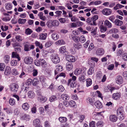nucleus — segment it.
<instances>
[{"label":"nucleus","instance_id":"obj_1","mask_svg":"<svg viewBox=\"0 0 127 127\" xmlns=\"http://www.w3.org/2000/svg\"><path fill=\"white\" fill-rule=\"evenodd\" d=\"M51 59L52 61L55 64L59 63L60 61V58L58 57V55L55 54H52L51 56Z\"/></svg>","mask_w":127,"mask_h":127},{"label":"nucleus","instance_id":"obj_2","mask_svg":"<svg viewBox=\"0 0 127 127\" xmlns=\"http://www.w3.org/2000/svg\"><path fill=\"white\" fill-rule=\"evenodd\" d=\"M18 86L15 83L12 84L10 85V88L11 92L16 93L18 90Z\"/></svg>","mask_w":127,"mask_h":127},{"label":"nucleus","instance_id":"obj_3","mask_svg":"<svg viewBox=\"0 0 127 127\" xmlns=\"http://www.w3.org/2000/svg\"><path fill=\"white\" fill-rule=\"evenodd\" d=\"M67 84L68 86L73 88L75 87L76 85L75 82L72 80L71 79H69L68 80Z\"/></svg>","mask_w":127,"mask_h":127},{"label":"nucleus","instance_id":"obj_4","mask_svg":"<svg viewBox=\"0 0 127 127\" xmlns=\"http://www.w3.org/2000/svg\"><path fill=\"white\" fill-rule=\"evenodd\" d=\"M66 60L69 62H74L75 61V59L74 56L71 55H67L66 57Z\"/></svg>","mask_w":127,"mask_h":127},{"label":"nucleus","instance_id":"obj_5","mask_svg":"<svg viewBox=\"0 0 127 127\" xmlns=\"http://www.w3.org/2000/svg\"><path fill=\"white\" fill-rule=\"evenodd\" d=\"M24 61L26 64H30L33 62V59L31 57L27 56L25 58Z\"/></svg>","mask_w":127,"mask_h":127},{"label":"nucleus","instance_id":"obj_6","mask_svg":"<svg viewBox=\"0 0 127 127\" xmlns=\"http://www.w3.org/2000/svg\"><path fill=\"white\" fill-rule=\"evenodd\" d=\"M102 12L104 15H108L111 14L112 10L109 8H105L102 10Z\"/></svg>","mask_w":127,"mask_h":127},{"label":"nucleus","instance_id":"obj_7","mask_svg":"<svg viewBox=\"0 0 127 127\" xmlns=\"http://www.w3.org/2000/svg\"><path fill=\"white\" fill-rule=\"evenodd\" d=\"M38 95V100L39 101L42 103H44L47 100V98L46 97L42 96L40 94H39Z\"/></svg>","mask_w":127,"mask_h":127},{"label":"nucleus","instance_id":"obj_8","mask_svg":"<svg viewBox=\"0 0 127 127\" xmlns=\"http://www.w3.org/2000/svg\"><path fill=\"white\" fill-rule=\"evenodd\" d=\"M116 82L117 84H120L123 82V78L120 75L118 76L116 79Z\"/></svg>","mask_w":127,"mask_h":127},{"label":"nucleus","instance_id":"obj_9","mask_svg":"<svg viewBox=\"0 0 127 127\" xmlns=\"http://www.w3.org/2000/svg\"><path fill=\"white\" fill-rule=\"evenodd\" d=\"M82 74H81L79 78V81L82 82H84L85 81V75L86 74L84 72H82Z\"/></svg>","mask_w":127,"mask_h":127},{"label":"nucleus","instance_id":"obj_10","mask_svg":"<svg viewBox=\"0 0 127 127\" xmlns=\"http://www.w3.org/2000/svg\"><path fill=\"white\" fill-rule=\"evenodd\" d=\"M109 120L113 122H116L118 119V118L115 115H111L109 116Z\"/></svg>","mask_w":127,"mask_h":127},{"label":"nucleus","instance_id":"obj_11","mask_svg":"<svg viewBox=\"0 0 127 127\" xmlns=\"http://www.w3.org/2000/svg\"><path fill=\"white\" fill-rule=\"evenodd\" d=\"M104 24L106 27L111 28L112 27V24L108 20H105L104 22Z\"/></svg>","mask_w":127,"mask_h":127},{"label":"nucleus","instance_id":"obj_12","mask_svg":"<svg viewBox=\"0 0 127 127\" xmlns=\"http://www.w3.org/2000/svg\"><path fill=\"white\" fill-rule=\"evenodd\" d=\"M66 67L67 70H70L73 68V66L71 62H68L66 64Z\"/></svg>","mask_w":127,"mask_h":127},{"label":"nucleus","instance_id":"obj_13","mask_svg":"<svg viewBox=\"0 0 127 127\" xmlns=\"http://www.w3.org/2000/svg\"><path fill=\"white\" fill-rule=\"evenodd\" d=\"M124 113V112L122 107H119L117 110V115H119L120 114H123Z\"/></svg>","mask_w":127,"mask_h":127},{"label":"nucleus","instance_id":"obj_14","mask_svg":"<svg viewBox=\"0 0 127 127\" xmlns=\"http://www.w3.org/2000/svg\"><path fill=\"white\" fill-rule=\"evenodd\" d=\"M104 53V50L102 48H100L98 49L96 51V53L97 55L100 56L103 54Z\"/></svg>","mask_w":127,"mask_h":127},{"label":"nucleus","instance_id":"obj_15","mask_svg":"<svg viewBox=\"0 0 127 127\" xmlns=\"http://www.w3.org/2000/svg\"><path fill=\"white\" fill-rule=\"evenodd\" d=\"M11 72V68L9 67L6 66L4 72V74L6 75H9Z\"/></svg>","mask_w":127,"mask_h":127},{"label":"nucleus","instance_id":"obj_16","mask_svg":"<svg viewBox=\"0 0 127 127\" xmlns=\"http://www.w3.org/2000/svg\"><path fill=\"white\" fill-rule=\"evenodd\" d=\"M95 105L97 108H101L102 107L101 103L99 101H97L95 103Z\"/></svg>","mask_w":127,"mask_h":127},{"label":"nucleus","instance_id":"obj_17","mask_svg":"<svg viewBox=\"0 0 127 127\" xmlns=\"http://www.w3.org/2000/svg\"><path fill=\"white\" fill-rule=\"evenodd\" d=\"M47 35V34L46 33H41L39 35V38L41 40H45L46 38Z\"/></svg>","mask_w":127,"mask_h":127},{"label":"nucleus","instance_id":"obj_18","mask_svg":"<svg viewBox=\"0 0 127 127\" xmlns=\"http://www.w3.org/2000/svg\"><path fill=\"white\" fill-rule=\"evenodd\" d=\"M84 72L80 68L76 69L74 72V73L75 75H79L80 74H82V72Z\"/></svg>","mask_w":127,"mask_h":127},{"label":"nucleus","instance_id":"obj_19","mask_svg":"<svg viewBox=\"0 0 127 127\" xmlns=\"http://www.w3.org/2000/svg\"><path fill=\"white\" fill-rule=\"evenodd\" d=\"M51 37L53 40H56L59 39V35L56 33H53L51 35Z\"/></svg>","mask_w":127,"mask_h":127},{"label":"nucleus","instance_id":"obj_20","mask_svg":"<svg viewBox=\"0 0 127 127\" xmlns=\"http://www.w3.org/2000/svg\"><path fill=\"white\" fill-rule=\"evenodd\" d=\"M40 122L38 119H36L34 120L33 122V124L35 127L37 125H39L40 124Z\"/></svg>","mask_w":127,"mask_h":127},{"label":"nucleus","instance_id":"obj_21","mask_svg":"<svg viewBox=\"0 0 127 127\" xmlns=\"http://www.w3.org/2000/svg\"><path fill=\"white\" fill-rule=\"evenodd\" d=\"M12 56L13 58L18 59L19 61H20V58L19 55L14 52H12Z\"/></svg>","mask_w":127,"mask_h":127},{"label":"nucleus","instance_id":"obj_22","mask_svg":"<svg viewBox=\"0 0 127 127\" xmlns=\"http://www.w3.org/2000/svg\"><path fill=\"white\" fill-rule=\"evenodd\" d=\"M115 24L117 26H121L123 23L122 21L119 20L118 19H116L114 22Z\"/></svg>","mask_w":127,"mask_h":127},{"label":"nucleus","instance_id":"obj_23","mask_svg":"<svg viewBox=\"0 0 127 127\" xmlns=\"http://www.w3.org/2000/svg\"><path fill=\"white\" fill-rule=\"evenodd\" d=\"M120 97V95L118 93H114L112 95V98L114 99H117L119 98Z\"/></svg>","mask_w":127,"mask_h":127},{"label":"nucleus","instance_id":"obj_24","mask_svg":"<svg viewBox=\"0 0 127 127\" xmlns=\"http://www.w3.org/2000/svg\"><path fill=\"white\" fill-rule=\"evenodd\" d=\"M73 46L75 48L78 49L81 48L82 47V45L80 43H74L73 45Z\"/></svg>","mask_w":127,"mask_h":127},{"label":"nucleus","instance_id":"obj_25","mask_svg":"<svg viewBox=\"0 0 127 127\" xmlns=\"http://www.w3.org/2000/svg\"><path fill=\"white\" fill-rule=\"evenodd\" d=\"M6 9L7 10H9L12 8V4L11 3H6L5 4Z\"/></svg>","mask_w":127,"mask_h":127},{"label":"nucleus","instance_id":"obj_26","mask_svg":"<svg viewBox=\"0 0 127 127\" xmlns=\"http://www.w3.org/2000/svg\"><path fill=\"white\" fill-rule=\"evenodd\" d=\"M9 104L11 105H14L15 104V100L13 98H10L9 101Z\"/></svg>","mask_w":127,"mask_h":127},{"label":"nucleus","instance_id":"obj_27","mask_svg":"<svg viewBox=\"0 0 127 127\" xmlns=\"http://www.w3.org/2000/svg\"><path fill=\"white\" fill-rule=\"evenodd\" d=\"M38 16L40 17V18L43 21H45L46 18L44 16H43V14L42 12H40L38 14Z\"/></svg>","mask_w":127,"mask_h":127},{"label":"nucleus","instance_id":"obj_28","mask_svg":"<svg viewBox=\"0 0 127 127\" xmlns=\"http://www.w3.org/2000/svg\"><path fill=\"white\" fill-rule=\"evenodd\" d=\"M61 97L64 100H68L69 99L68 95L66 94H64L61 95Z\"/></svg>","mask_w":127,"mask_h":127},{"label":"nucleus","instance_id":"obj_29","mask_svg":"<svg viewBox=\"0 0 127 127\" xmlns=\"http://www.w3.org/2000/svg\"><path fill=\"white\" fill-rule=\"evenodd\" d=\"M99 28L100 29V31L101 32H104L106 31L107 30V28L104 26L101 25L99 26Z\"/></svg>","mask_w":127,"mask_h":127},{"label":"nucleus","instance_id":"obj_30","mask_svg":"<svg viewBox=\"0 0 127 127\" xmlns=\"http://www.w3.org/2000/svg\"><path fill=\"white\" fill-rule=\"evenodd\" d=\"M59 121L61 123L65 122L67 120V118L65 117H61L59 118Z\"/></svg>","mask_w":127,"mask_h":127},{"label":"nucleus","instance_id":"obj_31","mask_svg":"<svg viewBox=\"0 0 127 127\" xmlns=\"http://www.w3.org/2000/svg\"><path fill=\"white\" fill-rule=\"evenodd\" d=\"M79 40L80 42L82 43H84L86 41V38L83 35L80 36L79 38Z\"/></svg>","mask_w":127,"mask_h":127},{"label":"nucleus","instance_id":"obj_32","mask_svg":"<svg viewBox=\"0 0 127 127\" xmlns=\"http://www.w3.org/2000/svg\"><path fill=\"white\" fill-rule=\"evenodd\" d=\"M59 51L62 53H65L66 51L65 47V46H63L61 47L59 49Z\"/></svg>","mask_w":127,"mask_h":127},{"label":"nucleus","instance_id":"obj_33","mask_svg":"<svg viewBox=\"0 0 127 127\" xmlns=\"http://www.w3.org/2000/svg\"><path fill=\"white\" fill-rule=\"evenodd\" d=\"M39 60L40 65L42 66V67H45V65L46 64L45 61L43 59H40Z\"/></svg>","mask_w":127,"mask_h":127},{"label":"nucleus","instance_id":"obj_34","mask_svg":"<svg viewBox=\"0 0 127 127\" xmlns=\"http://www.w3.org/2000/svg\"><path fill=\"white\" fill-rule=\"evenodd\" d=\"M29 107V105L27 103H24L22 105V108L25 110H27Z\"/></svg>","mask_w":127,"mask_h":127},{"label":"nucleus","instance_id":"obj_35","mask_svg":"<svg viewBox=\"0 0 127 127\" xmlns=\"http://www.w3.org/2000/svg\"><path fill=\"white\" fill-rule=\"evenodd\" d=\"M4 62L6 63H7L10 61L9 56L8 55H6L4 56Z\"/></svg>","mask_w":127,"mask_h":127},{"label":"nucleus","instance_id":"obj_36","mask_svg":"<svg viewBox=\"0 0 127 127\" xmlns=\"http://www.w3.org/2000/svg\"><path fill=\"white\" fill-rule=\"evenodd\" d=\"M91 21L93 22V23L95 25H96L95 23L96 20L98 19V16L97 15H95L91 18Z\"/></svg>","mask_w":127,"mask_h":127},{"label":"nucleus","instance_id":"obj_37","mask_svg":"<svg viewBox=\"0 0 127 127\" xmlns=\"http://www.w3.org/2000/svg\"><path fill=\"white\" fill-rule=\"evenodd\" d=\"M57 99V97L56 95H52L49 98V100L50 102H52L56 100Z\"/></svg>","mask_w":127,"mask_h":127},{"label":"nucleus","instance_id":"obj_38","mask_svg":"<svg viewBox=\"0 0 127 127\" xmlns=\"http://www.w3.org/2000/svg\"><path fill=\"white\" fill-rule=\"evenodd\" d=\"M86 86L87 87L90 86L92 83L91 79L90 78L87 79L86 80Z\"/></svg>","mask_w":127,"mask_h":127},{"label":"nucleus","instance_id":"obj_39","mask_svg":"<svg viewBox=\"0 0 127 127\" xmlns=\"http://www.w3.org/2000/svg\"><path fill=\"white\" fill-rule=\"evenodd\" d=\"M119 32V30L116 28H112L110 30L109 32L110 33H117Z\"/></svg>","mask_w":127,"mask_h":127},{"label":"nucleus","instance_id":"obj_40","mask_svg":"<svg viewBox=\"0 0 127 127\" xmlns=\"http://www.w3.org/2000/svg\"><path fill=\"white\" fill-rule=\"evenodd\" d=\"M39 83V81L36 78L33 79L32 82V84L33 85L35 86L37 85Z\"/></svg>","mask_w":127,"mask_h":127},{"label":"nucleus","instance_id":"obj_41","mask_svg":"<svg viewBox=\"0 0 127 127\" xmlns=\"http://www.w3.org/2000/svg\"><path fill=\"white\" fill-rule=\"evenodd\" d=\"M52 25L53 27L58 26L59 25V22L57 20H54L52 21Z\"/></svg>","mask_w":127,"mask_h":127},{"label":"nucleus","instance_id":"obj_42","mask_svg":"<svg viewBox=\"0 0 127 127\" xmlns=\"http://www.w3.org/2000/svg\"><path fill=\"white\" fill-rule=\"evenodd\" d=\"M94 72V68L93 67H90L88 71V74L89 75H92Z\"/></svg>","mask_w":127,"mask_h":127},{"label":"nucleus","instance_id":"obj_43","mask_svg":"<svg viewBox=\"0 0 127 127\" xmlns=\"http://www.w3.org/2000/svg\"><path fill=\"white\" fill-rule=\"evenodd\" d=\"M32 32V31L29 28H28L25 30V33L27 35L30 34Z\"/></svg>","mask_w":127,"mask_h":127},{"label":"nucleus","instance_id":"obj_44","mask_svg":"<svg viewBox=\"0 0 127 127\" xmlns=\"http://www.w3.org/2000/svg\"><path fill=\"white\" fill-rule=\"evenodd\" d=\"M23 118L24 120L29 121L30 119V117L28 115L25 114L23 116Z\"/></svg>","mask_w":127,"mask_h":127},{"label":"nucleus","instance_id":"obj_45","mask_svg":"<svg viewBox=\"0 0 127 127\" xmlns=\"http://www.w3.org/2000/svg\"><path fill=\"white\" fill-rule=\"evenodd\" d=\"M46 25L49 28L53 27L52 21L51 20L48 21L46 23Z\"/></svg>","mask_w":127,"mask_h":127},{"label":"nucleus","instance_id":"obj_46","mask_svg":"<svg viewBox=\"0 0 127 127\" xmlns=\"http://www.w3.org/2000/svg\"><path fill=\"white\" fill-rule=\"evenodd\" d=\"M35 43L36 46L39 47L40 49H41L43 48V46L42 44H40L39 42L36 41Z\"/></svg>","mask_w":127,"mask_h":127},{"label":"nucleus","instance_id":"obj_47","mask_svg":"<svg viewBox=\"0 0 127 127\" xmlns=\"http://www.w3.org/2000/svg\"><path fill=\"white\" fill-rule=\"evenodd\" d=\"M62 67L61 65H58L56 66L55 69L58 71H61L62 70Z\"/></svg>","mask_w":127,"mask_h":127},{"label":"nucleus","instance_id":"obj_48","mask_svg":"<svg viewBox=\"0 0 127 127\" xmlns=\"http://www.w3.org/2000/svg\"><path fill=\"white\" fill-rule=\"evenodd\" d=\"M69 104L71 106L73 107H75L76 103L73 100H71L69 101Z\"/></svg>","mask_w":127,"mask_h":127},{"label":"nucleus","instance_id":"obj_49","mask_svg":"<svg viewBox=\"0 0 127 127\" xmlns=\"http://www.w3.org/2000/svg\"><path fill=\"white\" fill-rule=\"evenodd\" d=\"M26 21V20L25 19H22L19 18L18 19V23L20 24H24L25 23Z\"/></svg>","mask_w":127,"mask_h":127},{"label":"nucleus","instance_id":"obj_50","mask_svg":"<svg viewBox=\"0 0 127 127\" xmlns=\"http://www.w3.org/2000/svg\"><path fill=\"white\" fill-rule=\"evenodd\" d=\"M34 94L33 92L32 91H30L28 93V95L30 97H33L34 96Z\"/></svg>","mask_w":127,"mask_h":127},{"label":"nucleus","instance_id":"obj_51","mask_svg":"<svg viewBox=\"0 0 127 127\" xmlns=\"http://www.w3.org/2000/svg\"><path fill=\"white\" fill-rule=\"evenodd\" d=\"M17 64V61L16 60H13L11 61V64L12 66H16Z\"/></svg>","mask_w":127,"mask_h":127},{"label":"nucleus","instance_id":"obj_52","mask_svg":"<svg viewBox=\"0 0 127 127\" xmlns=\"http://www.w3.org/2000/svg\"><path fill=\"white\" fill-rule=\"evenodd\" d=\"M56 43L58 45H61L64 44L65 43V42L63 40H61L57 41L56 42Z\"/></svg>","mask_w":127,"mask_h":127},{"label":"nucleus","instance_id":"obj_53","mask_svg":"<svg viewBox=\"0 0 127 127\" xmlns=\"http://www.w3.org/2000/svg\"><path fill=\"white\" fill-rule=\"evenodd\" d=\"M103 125V123L102 121H99L97 123V127H102Z\"/></svg>","mask_w":127,"mask_h":127},{"label":"nucleus","instance_id":"obj_54","mask_svg":"<svg viewBox=\"0 0 127 127\" xmlns=\"http://www.w3.org/2000/svg\"><path fill=\"white\" fill-rule=\"evenodd\" d=\"M5 67V65L3 63H0V70L3 71Z\"/></svg>","mask_w":127,"mask_h":127},{"label":"nucleus","instance_id":"obj_55","mask_svg":"<svg viewBox=\"0 0 127 127\" xmlns=\"http://www.w3.org/2000/svg\"><path fill=\"white\" fill-rule=\"evenodd\" d=\"M72 38L74 41L75 42L77 43L78 42L79 38L75 35H74L72 37Z\"/></svg>","mask_w":127,"mask_h":127},{"label":"nucleus","instance_id":"obj_56","mask_svg":"<svg viewBox=\"0 0 127 127\" xmlns=\"http://www.w3.org/2000/svg\"><path fill=\"white\" fill-rule=\"evenodd\" d=\"M12 73L13 75H16L19 74V73L17 70L15 69H12Z\"/></svg>","mask_w":127,"mask_h":127},{"label":"nucleus","instance_id":"obj_57","mask_svg":"<svg viewBox=\"0 0 127 127\" xmlns=\"http://www.w3.org/2000/svg\"><path fill=\"white\" fill-rule=\"evenodd\" d=\"M58 90L62 92L64 90V89L62 85H60L58 87Z\"/></svg>","mask_w":127,"mask_h":127},{"label":"nucleus","instance_id":"obj_58","mask_svg":"<svg viewBox=\"0 0 127 127\" xmlns=\"http://www.w3.org/2000/svg\"><path fill=\"white\" fill-rule=\"evenodd\" d=\"M34 64L37 66H39L40 65V60H35L34 62Z\"/></svg>","mask_w":127,"mask_h":127},{"label":"nucleus","instance_id":"obj_59","mask_svg":"<svg viewBox=\"0 0 127 127\" xmlns=\"http://www.w3.org/2000/svg\"><path fill=\"white\" fill-rule=\"evenodd\" d=\"M63 76L64 77L65 76V74L64 73H60L59 74H58L57 77L55 78V79H57L58 78L59 76Z\"/></svg>","mask_w":127,"mask_h":127},{"label":"nucleus","instance_id":"obj_60","mask_svg":"<svg viewBox=\"0 0 127 127\" xmlns=\"http://www.w3.org/2000/svg\"><path fill=\"white\" fill-rule=\"evenodd\" d=\"M115 16L114 15H112L110 17H109V19L110 20L111 22H112L113 23H114V19H115Z\"/></svg>","mask_w":127,"mask_h":127},{"label":"nucleus","instance_id":"obj_61","mask_svg":"<svg viewBox=\"0 0 127 127\" xmlns=\"http://www.w3.org/2000/svg\"><path fill=\"white\" fill-rule=\"evenodd\" d=\"M90 42V41L89 40H88L83 45L84 47L85 48H87L88 47V46Z\"/></svg>","mask_w":127,"mask_h":127},{"label":"nucleus","instance_id":"obj_62","mask_svg":"<svg viewBox=\"0 0 127 127\" xmlns=\"http://www.w3.org/2000/svg\"><path fill=\"white\" fill-rule=\"evenodd\" d=\"M53 44V42L51 41H48L46 44V46L47 47L50 46Z\"/></svg>","mask_w":127,"mask_h":127},{"label":"nucleus","instance_id":"obj_63","mask_svg":"<svg viewBox=\"0 0 127 127\" xmlns=\"http://www.w3.org/2000/svg\"><path fill=\"white\" fill-rule=\"evenodd\" d=\"M30 45L26 44L25 45L24 47V50L26 51H28L30 50Z\"/></svg>","mask_w":127,"mask_h":127},{"label":"nucleus","instance_id":"obj_64","mask_svg":"<svg viewBox=\"0 0 127 127\" xmlns=\"http://www.w3.org/2000/svg\"><path fill=\"white\" fill-rule=\"evenodd\" d=\"M16 39L18 41H20L22 40V38L20 35H17L16 37Z\"/></svg>","mask_w":127,"mask_h":127}]
</instances>
